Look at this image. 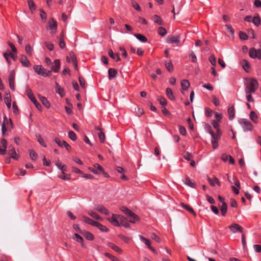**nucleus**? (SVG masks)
<instances>
[{"label":"nucleus","mask_w":261,"mask_h":261,"mask_svg":"<svg viewBox=\"0 0 261 261\" xmlns=\"http://www.w3.org/2000/svg\"><path fill=\"white\" fill-rule=\"evenodd\" d=\"M15 73L14 70H12L9 77V82H15Z\"/></svg>","instance_id":"48"},{"label":"nucleus","mask_w":261,"mask_h":261,"mask_svg":"<svg viewBox=\"0 0 261 261\" xmlns=\"http://www.w3.org/2000/svg\"><path fill=\"white\" fill-rule=\"evenodd\" d=\"M249 54L251 58H258L261 60V49H256L254 48H251L249 50Z\"/></svg>","instance_id":"4"},{"label":"nucleus","mask_w":261,"mask_h":261,"mask_svg":"<svg viewBox=\"0 0 261 261\" xmlns=\"http://www.w3.org/2000/svg\"><path fill=\"white\" fill-rule=\"evenodd\" d=\"M82 220L84 222L87 223L89 224H90V225H91L92 226H95V225H96V224L97 223V222L93 221V220H92L86 216H83L82 218Z\"/></svg>","instance_id":"20"},{"label":"nucleus","mask_w":261,"mask_h":261,"mask_svg":"<svg viewBox=\"0 0 261 261\" xmlns=\"http://www.w3.org/2000/svg\"><path fill=\"white\" fill-rule=\"evenodd\" d=\"M37 141L41 145H42L44 147H46V145L44 143L43 138L41 137V136L39 135L37 137Z\"/></svg>","instance_id":"58"},{"label":"nucleus","mask_w":261,"mask_h":261,"mask_svg":"<svg viewBox=\"0 0 261 261\" xmlns=\"http://www.w3.org/2000/svg\"><path fill=\"white\" fill-rule=\"evenodd\" d=\"M7 147V142L5 139L1 140L0 144V154L3 155L6 153Z\"/></svg>","instance_id":"10"},{"label":"nucleus","mask_w":261,"mask_h":261,"mask_svg":"<svg viewBox=\"0 0 261 261\" xmlns=\"http://www.w3.org/2000/svg\"><path fill=\"white\" fill-rule=\"evenodd\" d=\"M184 183L187 186L194 188L196 185L195 181L191 180L189 177H187L184 181Z\"/></svg>","instance_id":"28"},{"label":"nucleus","mask_w":261,"mask_h":261,"mask_svg":"<svg viewBox=\"0 0 261 261\" xmlns=\"http://www.w3.org/2000/svg\"><path fill=\"white\" fill-rule=\"evenodd\" d=\"M250 118L254 123L257 122L258 116H257V114L254 111H251L250 112Z\"/></svg>","instance_id":"34"},{"label":"nucleus","mask_w":261,"mask_h":261,"mask_svg":"<svg viewBox=\"0 0 261 261\" xmlns=\"http://www.w3.org/2000/svg\"><path fill=\"white\" fill-rule=\"evenodd\" d=\"M239 122L242 126L245 132L252 130L253 126L248 119H241L239 120Z\"/></svg>","instance_id":"3"},{"label":"nucleus","mask_w":261,"mask_h":261,"mask_svg":"<svg viewBox=\"0 0 261 261\" xmlns=\"http://www.w3.org/2000/svg\"><path fill=\"white\" fill-rule=\"evenodd\" d=\"M5 102L8 109L11 108V98L10 93H7L4 98Z\"/></svg>","instance_id":"16"},{"label":"nucleus","mask_w":261,"mask_h":261,"mask_svg":"<svg viewBox=\"0 0 261 261\" xmlns=\"http://www.w3.org/2000/svg\"><path fill=\"white\" fill-rule=\"evenodd\" d=\"M167 42L168 43H174L178 44L180 42L179 36H168L167 38Z\"/></svg>","instance_id":"12"},{"label":"nucleus","mask_w":261,"mask_h":261,"mask_svg":"<svg viewBox=\"0 0 261 261\" xmlns=\"http://www.w3.org/2000/svg\"><path fill=\"white\" fill-rule=\"evenodd\" d=\"M73 239L80 243H82L83 241V238L77 233H74V237L73 238Z\"/></svg>","instance_id":"55"},{"label":"nucleus","mask_w":261,"mask_h":261,"mask_svg":"<svg viewBox=\"0 0 261 261\" xmlns=\"http://www.w3.org/2000/svg\"><path fill=\"white\" fill-rule=\"evenodd\" d=\"M180 205L182 206V208L187 210L188 211H189L190 213H191L194 216H196V213L194 211L192 207H191L189 205L185 204L184 203H181Z\"/></svg>","instance_id":"22"},{"label":"nucleus","mask_w":261,"mask_h":261,"mask_svg":"<svg viewBox=\"0 0 261 261\" xmlns=\"http://www.w3.org/2000/svg\"><path fill=\"white\" fill-rule=\"evenodd\" d=\"M158 100L160 102V104L162 106H166L167 103L166 99L163 97H159Z\"/></svg>","instance_id":"53"},{"label":"nucleus","mask_w":261,"mask_h":261,"mask_svg":"<svg viewBox=\"0 0 261 261\" xmlns=\"http://www.w3.org/2000/svg\"><path fill=\"white\" fill-rule=\"evenodd\" d=\"M245 85V91L246 94L254 93L258 87V82L254 79H249Z\"/></svg>","instance_id":"1"},{"label":"nucleus","mask_w":261,"mask_h":261,"mask_svg":"<svg viewBox=\"0 0 261 261\" xmlns=\"http://www.w3.org/2000/svg\"><path fill=\"white\" fill-rule=\"evenodd\" d=\"M68 137L69 138L73 141H74L76 139V134L73 131H70L68 133Z\"/></svg>","instance_id":"56"},{"label":"nucleus","mask_w":261,"mask_h":261,"mask_svg":"<svg viewBox=\"0 0 261 261\" xmlns=\"http://www.w3.org/2000/svg\"><path fill=\"white\" fill-rule=\"evenodd\" d=\"M151 238L158 243H160L161 242V239L160 237L154 233L151 234Z\"/></svg>","instance_id":"60"},{"label":"nucleus","mask_w":261,"mask_h":261,"mask_svg":"<svg viewBox=\"0 0 261 261\" xmlns=\"http://www.w3.org/2000/svg\"><path fill=\"white\" fill-rule=\"evenodd\" d=\"M252 21L254 24L255 25L258 27L260 25L261 20L258 14H256L252 20Z\"/></svg>","instance_id":"29"},{"label":"nucleus","mask_w":261,"mask_h":261,"mask_svg":"<svg viewBox=\"0 0 261 261\" xmlns=\"http://www.w3.org/2000/svg\"><path fill=\"white\" fill-rule=\"evenodd\" d=\"M153 20L154 22L158 25H164V22L162 20L161 17L158 15H154L153 16Z\"/></svg>","instance_id":"27"},{"label":"nucleus","mask_w":261,"mask_h":261,"mask_svg":"<svg viewBox=\"0 0 261 261\" xmlns=\"http://www.w3.org/2000/svg\"><path fill=\"white\" fill-rule=\"evenodd\" d=\"M179 131L180 133L182 135H186L187 133L186 128L181 125L179 126Z\"/></svg>","instance_id":"64"},{"label":"nucleus","mask_w":261,"mask_h":261,"mask_svg":"<svg viewBox=\"0 0 261 261\" xmlns=\"http://www.w3.org/2000/svg\"><path fill=\"white\" fill-rule=\"evenodd\" d=\"M227 211V205L226 202H223L222 203V205L221 207V212L222 216H225L226 212Z\"/></svg>","instance_id":"33"},{"label":"nucleus","mask_w":261,"mask_h":261,"mask_svg":"<svg viewBox=\"0 0 261 261\" xmlns=\"http://www.w3.org/2000/svg\"><path fill=\"white\" fill-rule=\"evenodd\" d=\"M209 133L212 137V143L213 147L214 149H216L218 147V140L220 139V137H219V135H216L212 130H210Z\"/></svg>","instance_id":"5"},{"label":"nucleus","mask_w":261,"mask_h":261,"mask_svg":"<svg viewBox=\"0 0 261 261\" xmlns=\"http://www.w3.org/2000/svg\"><path fill=\"white\" fill-rule=\"evenodd\" d=\"M133 7L137 11H141V8L137 3L135 1L132 2Z\"/></svg>","instance_id":"62"},{"label":"nucleus","mask_w":261,"mask_h":261,"mask_svg":"<svg viewBox=\"0 0 261 261\" xmlns=\"http://www.w3.org/2000/svg\"><path fill=\"white\" fill-rule=\"evenodd\" d=\"M109 79L112 80L115 77L117 73V70L114 68H110L108 70Z\"/></svg>","instance_id":"23"},{"label":"nucleus","mask_w":261,"mask_h":261,"mask_svg":"<svg viewBox=\"0 0 261 261\" xmlns=\"http://www.w3.org/2000/svg\"><path fill=\"white\" fill-rule=\"evenodd\" d=\"M95 210L100 213L101 214H103L106 215H109L110 213L109 211L106 209L103 206L101 205H96L95 207Z\"/></svg>","instance_id":"14"},{"label":"nucleus","mask_w":261,"mask_h":261,"mask_svg":"<svg viewBox=\"0 0 261 261\" xmlns=\"http://www.w3.org/2000/svg\"><path fill=\"white\" fill-rule=\"evenodd\" d=\"M227 111L229 119L232 120L234 118L235 116L234 107L233 106L229 107Z\"/></svg>","instance_id":"19"},{"label":"nucleus","mask_w":261,"mask_h":261,"mask_svg":"<svg viewBox=\"0 0 261 261\" xmlns=\"http://www.w3.org/2000/svg\"><path fill=\"white\" fill-rule=\"evenodd\" d=\"M120 210H121L122 212H123L125 215H127L128 216H133L134 217H135V218L136 217V218H137L136 215L134 213L132 212L130 210L128 209L127 207L122 206V207H121Z\"/></svg>","instance_id":"17"},{"label":"nucleus","mask_w":261,"mask_h":261,"mask_svg":"<svg viewBox=\"0 0 261 261\" xmlns=\"http://www.w3.org/2000/svg\"><path fill=\"white\" fill-rule=\"evenodd\" d=\"M158 32V33L162 36H164L167 34L166 30L162 27L159 28Z\"/></svg>","instance_id":"41"},{"label":"nucleus","mask_w":261,"mask_h":261,"mask_svg":"<svg viewBox=\"0 0 261 261\" xmlns=\"http://www.w3.org/2000/svg\"><path fill=\"white\" fill-rule=\"evenodd\" d=\"M229 228L233 233L242 232L243 230V227L237 223L232 224L229 226Z\"/></svg>","instance_id":"8"},{"label":"nucleus","mask_w":261,"mask_h":261,"mask_svg":"<svg viewBox=\"0 0 261 261\" xmlns=\"http://www.w3.org/2000/svg\"><path fill=\"white\" fill-rule=\"evenodd\" d=\"M9 154L11 157L15 160H17L18 156L16 152L15 149L12 147L9 151Z\"/></svg>","instance_id":"35"},{"label":"nucleus","mask_w":261,"mask_h":261,"mask_svg":"<svg viewBox=\"0 0 261 261\" xmlns=\"http://www.w3.org/2000/svg\"><path fill=\"white\" fill-rule=\"evenodd\" d=\"M89 169L95 174H99L100 173L105 174L102 167L98 164H95L93 167H90Z\"/></svg>","instance_id":"7"},{"label":"nucleus","mask_w":261,"mask_h":261,"mask_svg":"<svg viewBox=\"0 0 261 261\" xmlns=\"http://www.w3.org/2000/svg\"><path fill=\"white\" fill-rule=\"evenodd\" d=\"M28 5L29 9L32 11V12H33V11L36 10V7L33 0L28 1Z\"/></svg>","instance_id":"36"},{"label":"nucleus","mask_w":261,"mask_h":261,"mask_svg":"<svg viewBox=\"0 0 261 261\" xmlns=\"http://www.w3.org/2000/svg\"><path fill=\"white\" fill-rule=\"evenodd\" d=\"M26 53L29 56H32V48L30 44H27L25 48Z\"/></svg>","instance_id":"49"},{"label":"nucleus","mask_w":261,"mask_h":261,"mask_svg":"<svg viewBox=\"0 0 261 261\" xmlns=\"http://www.w3.org/2000/svg\"><path fill=\"white\" fill-rule=\"evenodd\" d=\"M43 67L41 65H35L34 66V70L38 74L41 75L43 71Z\"/></svg>","instance_id":"37"},{"label":"nucleus","mask_w":261,"mask_h":261,"mask_svg":"<svg viewBox=\"0 0 261 261\" xmlns=\"http://www.w3.org/2000/svg\"><path fill=\"white\" fill-rule=\"evenodd\" d=\"M139 238H140V240L142 242H143L148 246V248L149 247V246H150V242L149 240L146 239L145 238H144V237H143L142 236H139Z\"/></svg>","instance_id":"46"},{"label":"nucleus","mask_w":261,"mask_h":261,"mask_svg":"<svg viewBox=\"0 0 261 261\" xmlns=\"http://www.w3.org/2000/svg\"><path fill=\"white\" fill-rule=\"evenodd\" d=\"M56 165L58 167V168L62 171L63 174L65 173V172L67 170V167L65 165H62L61 163L58 160L56 163Z\"/></svg>","instance_id":"24"},{"label":"nucleus","mask_w":261,"mask_h":261,"mask_svg":"<svg viewBox=\"0 0 261 261\" xmlns=\"http://www.w3.org/2000/svg\"><path fill=\"white\" fill-rule=\"evenodd\" d=\"M239 36H240V38L241 40H247L248 38V35L246 33H245L243 32H240Z\"/></svg>","instance_id":"59"},{"label":"nucleus","mask_w":261,"mask_h":261,"mask_svg":"<svg viewBox=\"0 0 261 261\" xmlns=\"http://www.w3.org/2000/svg\"><path fill=\"white\" fill-rule=\"evenodd\" d=\"M117 214H113L111 218H108V220L113 225L116 226H120V223L118 221Z\"/></svg>","instance_id":"9"},{"label":"nucleus","mask_w":261,"mask_h":261,"mask_svg":"<svg viewBox=\"0 0 261 261\" xmlns=\"http://www.w3.org/2000/svg\"><path fill=\"white\" fill-rule=\"evenodd\" d=\"M109 55L110 57L116 61H120V58L118 54H114L112 49H109Z\"/></svg>","instance_id":"25"},{"label":"nucleus","mask_w":261,"mask_h":261,"mask_svg":"<svg viewBox=\"0 0 261 261\" xmlns=\"http://www.w3.org/2000/svg\"><path fill=\"white\" fill-rule=\"evenodd\" d=\"M30 156L32 161H36L37 159V154L34 150H31L30 151Z\"/></svg>","instance_id":"40"},{"label":"nucleus","mask_w":261,"mask_h":261,"mask_svg":"<svg viewBox=\"0 0 261 261\" xmlns=\"http://www.w3.org/2000/svg\"><path fill=\"white\" fill-rule=\"evenodd\" d=\"M166 95L171 100H174L175 97L173 95V92L170 88H167L166 90Z\"/></svg>","instance_id":"30"},{"label":"nucleus","mask_w":261,"mask_h":261,"mask_svg":"<svg viewBox=\"0 0 261 261\" xmlns=\"http://www.w3.org/2000/svg\"><path fill=\"white\" fill-rule=\"evenodd\" d=\"M48 28L50 30L51 34H54L57 30V21L53 18L49 19L48 22Z\"/></svg>","instance_id":"6"},{"label":"nucleus","mask_w":261,"mask_h":261,"mask_svg":"<svg viewBox=\"0 0 261 261\" xmlns=\"http://www.w3.org/2000/svg\"><path fill=\"white\" fill-rule=\"evenodd\" d=\"M134 36L140 41L142 42H146L147 41V38L140 34H135Z\"/></svg>","instance_id":"32"},{"label":"nucleus","mask_w":261,"mask_h":261,"mask_svg":"<svg viewBox=\"0 0 261 261\" xmlns=\"http://www.w3.org/2000/svg\"><path fill=\"white\" fill-rule=\"evenodd\" d=\"M207 180L209 184L212 186H214L215 184H217L220 186V182L219 181L218 178L215 176H214L213 178H211L209 177H207Z\"/></svg>","instance_id":"26"},{"label":"nucleus","mask_w":261,"mask_h":261,"mask_svg":"<svg viewBox=\"0 0 261 261\" xmlns=\"http://www.w3.org/2000/svg\"><path fill=\"white\" fill-rule=\"evenodd\" d=\"M20 62L22 65L25 67H29L31 65V63L28 60L27 57L24 55H21L20 58Z\"/></svg>","instance_id":"15"},{"label":"nucleus","mask_w":261,"mask_h":261,"mask_svg":"<svg viewBox=\"0 0 261 261\" xmlns=\"http://www.w3.org/2000/svg\"><path fill=\"white\" fill-rule=\"evenodd\" d=\"M98 138L99 139L100 142H101V143L104 142V141L105 140V134L102 131H100L98 133Z\"/></svg>","instance_id":"47"},{"label":"nucleus","mask_w":261,"mask_h":261,"mask_svg":"<svg viewBox=\"0 0 261 261\" xmlns=\"http://www.w3.org/2000/svg\"><path fill=\"white\" fill-rule=\"evenodd\" d=\"M26 94L32 102L35 105L36 107L39 110H41L42 109L41 105L36 99L32 91L29 86L26 87Z\"/></svg>","instance_id":"2"},{"label":"nucleus","mask_w":261,"mask_h":261,"mask_svg":"<svg viewBox=\"0 0 261 261\" xmlns=\"http://www.w3.org/2000/svg\"><path fill=\"white\" fill-rule=\"evenodd\" d=\"M54 65L51 66V70L54 72H58L60 68V61L59 59H56L54 62Z\"/></svg>","instance_id":"13"},{"label":"nucleus","mask_w":261,"mask_h":261,"mask_svg":"<svg viewBox=\"0 0 261 261\" xmlns=\"http://www.w3.org/2000/svg\"><path fill=\"white\" fill-rule=\"evenodd\" d=\"M165 66H166V68H167V69L169 72H172L173 70V66L171 62H166Z\"/></svg>","instance_id":"42"},{"label":"nucleus","mask_w":261,"mask_h":261,"mask_svg":"<svg viewBox=\"0 0 261 261\" xmlns=\"http://www.w3.org/2000/svg\"><path fill=\"white\" fill-rule=\"evenodd\" d=\"M56 92L59 93L61 96L64 95V90L57 83H56Z\"/></svg>","instance_id":"38"},{"label":"nucleus","mask_w":261,"mask_h":261,"mask_svg":"<svg viewBox=\"0 0 261 261\" xmlns=\"http://www.w3.org/2000/svg\"><path fill=\"white\" fill-rule=\"evenodd\" d=\"M95 226L98 228L101 231L103 232H107L109 230L108 228H107L105 226L100 224L98 222L97 223Z\"/></svg>","instance_id":"39"},{"label":"nucleus","mask_w":261,"mask_h":261,"mask_svg":"<svg viewBox=\"0 0 261 261\" xmlns=\"http://www.w3.org/2000/svg\"><path fill=\"white\" fill-rule=\"evenodd\" d=\"M209 61H210V62H211V63L212 64V65L213 66H216V59L214 55H212L210 56V57L209 58Z\"/></svg>","instance_id":"54"},{"label":"nucleus","mask_w":261,"mask_h":261,"mask_svg":"<svg viewBox=\"0 0 261 261\" xmlns=\"http://www.w3.org/2000/svg\"><path fill=\"white\" fill-rule=\"evenodd\" d=\"M117 218H118V221L120 223V225L126 221V218L121 215H117Z\"/></svg>","instance_id":"57"},{"label":"nucleus","mask_w":261,"mask_h":261,"mask_svg":"<svg viewBox=\"0 0 261 261\" xmlns=\"http://www.w3.org/2000/svg\"><path fill=\"white\" fill-rule=\"evenodd\" d=\"M85 237L89 240H92L94 239L93 235L89 232H84Z\"/></svg>","instance_id":"45"},{"label":"nucleus","mask_w":261,"mask_h":261,"mask_svg":"<svg viewBox=\"0 0 261 261\" xmlns=\"http://www.w3.org/2000/svg\"><path fill=\"white\" fill-rule=\"evenodd\" d=\"M129 221L131 223H135L136 221H138L139 220V217L136 215V218L133 216H129Z\"/></svg>","instance_id":"61"},{"label":"nucleus","mask_w":261,"mask_h":261,"mask_svg":"<svg viewBox=\"0 0 261 261\" xmlns=\"http://www.w3.org/2000/svg\"><path fill=\"white\" fill-rule=\"evenodd\" d=\"M109 247H111L113 250H115V251L117 252H121V249L119 248L117 246L113 244H110Z\"/></svg>","instance_id":"50"},{"label":"nucleus","mask_w":261,"mask_h":261,"mask_svg":"<svg viewBox=\"0 0 261 261\" xmlns=\"http://www.w3.org/2000/svg\"><path fill=\"white\" fill-rule=\"evenodd\" d=\"M144 110L142 109L139 107L137 108V110H136V114L138 117L141 116L142 114H144Z\"/></svg>","instance_id":"63"},{"label":"nucleus","mask_w":261,"mask_h":261,"mask_svg":"<svg viewBox=\"0 0 261 261\" xmlns=\"http://www.w3.org/2000/svg\"><path fill=\"white\" fill-rule=\"evenodd\" d=\"M50 74H51V70H48L47 69H44V68H43V71L41 73V75H42L44 77H46V76H50Z\"/></svg>","instance_id":"43"},{"label":"nucleus","mask_w":261,"mask_h":261,"mask_svg":"<svg viewBox=\"0 0 261 261\" xmlns=\"http://www.w3.org/2000/svg\"><path fill=\"white\" fill-rule=\"evenodd\" d=\"M55 142L58 144L59 146L60 147H64V144L63 142H65L64 140H61L59 138H56L55 139Z\"/></svg>","instance_id":"51"},{"label":"nucleus","mask_w":261,"mask_h":261,"mask_svg":"<svg viewBox=\"0 0 261 261\" xmlns=\"http://www.w3.org/2000/svg\"><path fill=\"white\" fill-rule=\"evenodd\" d=\"M181 86L184 90H186L190 87V83L187 80H183L181 82Z\"/></svg>","instance_id":"31"},{"label":"nucleus","mask_w":261,"mask_h":261,"mask_svg":"<svg viewBox=\"0 0 261 261\" xmlns=\"http://www.w3.org/2000/svg\"><path fill=\"white\" fill-rule=\"evenodd\" d=\"M183 157L185 159L188 161H191L193 156L188 152H185L183 153Z\"/></svg>","instance_id":"44"},{"label":"nucleus","mask_w":261,"mask_h":261,"mask_svg":"<svg viewBox=\"0 0 261 261\" xmlns=\"http://www.w3.org/2000/svg\"><path fill=\"white\" fill-rule=\"evenodd\" d=\"M241 64L243 69L247 72L249 71L250 68V64L248 61L245 59H243L241 61Z\"/></svg>","instance_id":"21"},{"label":"nucleus","mask_w":261,"mask_h":261,"mask_svg":"<svg viewBox=\"0 0 261 261\" xmlns=\"http://www.w3.org/2000/svg\"><path fill=\"white\" fill-rule=\"evenodd\" d=\"M3 56L4 57V58H5V59L6 60L7 63L9 64H11V60L10 59V55H9V51L8 50L7 52H6V53H4V54H3Z\"/></svg>","instance_id":"52"},{"label":"nucleus","mask_w":261,"mask_h":261,"mask_svg":"<svg viewBox=\"0 0 261 261\" xmlns=\"http://www.w3.org/2000/svg\"><path fill=\"white\" fill-rule=\"evenodd\" d=\"M38 96L39 99L42 104L47 108H49L50 107V103L46 98L40 95H39Z\"/></svg>","instance_id":"18"},{"label":"nucleus","mask_w":261,"mask_h":261,"mask_svg":"<svg viewBox=\"0 0 261 261\" xmlns=\"http://www.w3.org/2000/svg\"><path fill=\"white\" fill-rule=\"evenodd\" d=\"M7 147V142L5 139L1 140L0 144V154L3 155L6 153Z\"/></svg>","instance_id":"11"}]
</instances>
